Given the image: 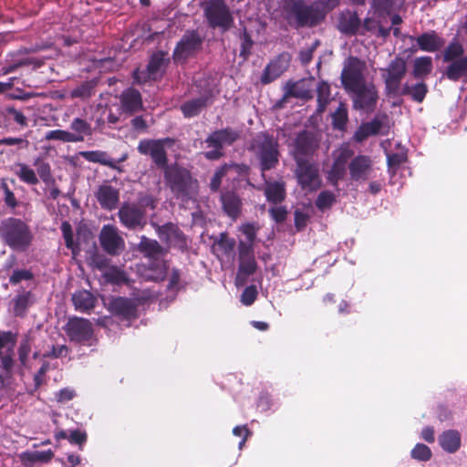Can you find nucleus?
Listing matches in <instances>:
<instances>
[{"mask_svg":"<svg viewBox=\"0 0 467 467\" xmlns=\"http://www.w3.org/2000/svg\"><path fill=\"white\" fill-rule=\"evenodd\" d=\"M0 238L13 251L26 252L33 244L35 235L26 222L8 217L0 223Z\"/></svg>","mask_w":467,"mask_h":467,"instance_id":"f257e3e1","label":"nucleus"},{"mask_svg":"<svg viewBox=\"0 0 467 467\" xmlns=\"http://www.w3.org/2000/svg\"><path fill=\"white\" fill-rule=\"evenodd\" d=\"M283 15L294 27L314 26L324 19V13L316 5H306L301 0H286Z\"/></svg>","mask_w":467,"mask_h":467,"instance_id":"f03ea898","label":"nucleus"},{"mask_svg":"<svg viewBox=\"0 0 467 467\" xmlns=\"http://www.w3.org/2000/svg\"><path fill=\"white\" fill-rule=\"evenodd\" d=\"M164 177L177 198L184 201L195 196L198 182L192 177L188 170L177 165L166 167Z\"/></svg>","mask_w":467,"mask_h":467,"instance_id":"7ed1b4c3","label":"nucleus"},{"mask_svg":"<svg viewBox=\"0 0 467 467\" xmlns=\"http://www.w3.org/2000/svg\"><path fill=\"white\" fill-rule=\"evenodd\" d=\"M251 150L259 161L263 172L275 168L278 164V142L274 137L265 133L258 134L253 140Z\"/></svg>","mask_w":467,"mask_h":467,"instance_id":"20e7f679","label":"nucleus"},{"mask_svg":"<svg viewBox=\"0 0 467 467\" xmlns=\"http://www.w3.org/2000/svg\"><path fill=\"white\" fill-rule=\"evenodd\" d=\"M388 97L396 98L402 88V80L407 73V63L404 58L396 57L388 66L380 69Z\"/></svg>","mask_w":467,"mask_h":467,"instance_id":"39448f33","label":"nucleus"},{"mask_svg":"<svg viewBox=\"0 0 467 467\" xmlns=\"http://www.w3.org/2000/svg\"><path fill=\"white\" fill-rule=\"evenodd\" d=\"M366 64L360 59L350 57L344 64L341 72V83L348 93L358 90L362 86L368 83L365 77Z\"/></svg>","mask_w":467,"mask_h":467,"instance_id":"423d86ee","label":"nucleus"},{"mask_svg":"<svg viewBox=\"0 0 467 467\" xmlns=\"http://www.w3.org/2000/svg\"><path fill=\"white\" fill-rule=\"evenodd\" d=\"M204 12L212 27H220L223 30L230 28L233 17L224 0H208L205 4Z\"/></svg>","mask_w":467,"mask_h":467,"instance_id":"0eeeda50","label":"nucleus"},{"mask_svg":"<svg viewBox=\"0 0 467 467\" xmlns=\"http://www.w3.org/2000/svg\"><path fill=\"white\" fill-rule=\"evenodd\" d=\"M173 144L171 139L142 140L139 142L138 151L143 155H150L153 162L161 169L169 167L165 146Z\"/></svg>","mask_w":467,"mask_h":467,"instance_id":"6e6552de","label":"nucleus"},{"mask_svg":"<svg viewBox=\"0 0 467 467\" xmlns=\"http://www.w3.org/2000/svg\"><path fill=\"white\" fill-rule=\"evenodd\" d=\"M202 45V37L197 31L185 32L174 49L173 59L180 63L185 62L201 50Z\"/></svg>","mask_w":467,"mask_h":467,"instance_id":"1a4fd4ad","label":"nucleus"},{"mask_svg":"<svg viewBox=\"0 0 467 467\" xmlns=\"http://www.w3.org/2000/svg\"><path fill=\"white\" fill-rule=\"evenodd\" d=\"M295 173L297 183L305 191L314 192L321 186L318 168L308 161H297Z\"/></svg>","mask_w":467,"mask_h":467,"instance_id":"9d476101","label":"nucleus"},{"mask_svg":"<svg viewBox=\"0 0 467 467\" xmlns=\"http://www.w3.org/2000/svg\"><path fill=\"white\" fill-rule=\"evenodd\" d=\"M349 94L355 109L366 112L374 111L379 99V93L372 82L365 84L358 90H353Z\"/></svg>","mask_w":467,"mask_h":467,"instance_id":"9b49d317","label":"nucleus"},{"mask_svg":"<svg viewBox=\"0 0 467 467\" xmlns=\"http://www.w3.org/2000/svg\"><path fill=\"white\" fill-rule=\"evenodd\" d=\"M118 216L121 224L129 230L142 229L147 223L145 211L135 203H123Z\"/></svg>","mask_w":467,"mask_h":467,"instance_id":"f8f14e48","label":"nucleus"},{"mask_svg":"<svg viewBox=\"0 0 467 467\" xmlns=\"http://www.w3.org/2000/svg\"><path fill=\"white\" fill-rule=\"evenodd\" d=\"M65 332L71 341L84 343L93 336V327L89 320L82 317H71L65 326Z\"/></svg>","mask_w":467,"mask_h":467,"instance_id":"ddd939ff","label":"nucleus"},{"mask_svg":"<svg viewBox=\"0 0 467 467\" xmlns=\"http://www.w3.org/2000/svg\"><path fill=\"white\" fill-rule=\"evenodd\" d=\"M99 240L103 249L112 255L120 254L125 248V242L119 235V230L110 224L102 227Z\"/></svg>","mask_w":467,"mask_h":467,"instance_id":"4468645a","label":"nucleus"},{"mask_svg":"<svg viewBox=\"0 0 467 467\" xmlns=\"http://www.w3.org/2000/svg\"><path fill=\"white\" fill-rule=\"evenodd\" d=\"M16 343V337L12 332L0 333V360L1 368L7 374H10L14 367V348Z\"/></svg>","mask_w":467,"mask_h":467,"instance_id":"2eb2a0df","label":"nucleus"},{"mask_svg":"<svg viewBox=\"0 0 467 467\" xmlns=\"http://www.w3.org/2000/svg\"><path fill=\"white\" fill-rule=\"evenodd\" d=\"M290 55L288 53H282L273 59L265 68L261 82L263 84H269L278 78L289 67Z\"/></svg>","mask_w":467,"mask_h":467,"instance_id":"dca6fc26","label":"nucleus"},{"mask_svg":"<svg viewBox=\"0 0 467 467\" xmlns=\"http://www.w3.org/2000/svg\"><path fill=\"white\" fill-rule=\"evenodd\" d=\"M348 169L352 181H366L372 171V161L368 156L358 155L350 161Z\"/></svg>","mask_w":467,"mask_h":467,"instance_id":"f3484780","label":"nucleus"},{"mask_svg":"<svg viewBox=\"0 0 467 467\" xmlns=\"http://www.w3.org/2000/svg\"><path fill=\"white\" fill-rule=\"evenodd\" d=\"M316 144L312 135L306 131L297 135L293 154L296 161H307L306 158L315 150Z\"/></svg>","mask_w":467,"mask_h":467,"instance_id":"a211bd4d","label":"nucleus"},{"mask_svg":"<svg viewBox=\"0 0 467 467\" xmlns=\"http://www.w3.org/2000/svg\"><path fill=\"white\" fill-rule=\"evenodd\" d=\"M120 109L122 112L132 115L142 109L140 93L134 88L125 89L119 96Z\"/></svg>","mask_w":467,"mask_h":467,"instance_id":"6ab92c4d","label":"nucleus"},{"mask_svg":"<svg viewBox=\"0 0 467 467\" xmlns=\"http://www.w3.org/2000/svg\"><path fill=\"white\" fill-rule=\"evenodd\" d=\"M239 138L237 131L231 128H226L213 131L205 140V143L211 148L223 149L224 145L233 144Z\"/></svg>","mask_w":467,"mask_h":467,"instance_id":"aec40b11","label":"nucleus"},{"mask_svg":"<svg viewBox=\"0 0 467 467\" xmlns=\"http://www.w3.org/2000/svg\"><path fill=\"white\" fill-rule=\"evenodd\" d=\"M95 196L103 209L113 210L119 202V191L111 185H100Z\"/></svg>","mask_w":467,"mask_h":467,"instance_id":"412c9836","label":"nucleus"},{"mask_svg":"<svg viewBox=\"0 0 467 467\" xmlns=\"http://www.w3.org/2000/svg\"><path fill=\"white\" fill-rule=\"evenodd\" d=\"M158 234L170 246H182L185 244L183 234L171 223L159 226Z\"/></svg>","mask_w":467,"mask_h":467,"instance_id":"4be33fe9","label":"nucleus"},{"mask_svg":"<svg viewBox=\"0 0 467 467\" xmlns=\"http://www.w3.org/2000/svg\"><path fill=\"white\" fill-rule=\"evenodd\" d=\"M138 250L151 262L161 261V258L166 254V250L156 240L146 236H141Z\"/></svg>","mask_w":467,"mask_h":467,"instance_id":"5701e85b","label":"nucleus"},{"mask_svg":"<svg viewBox=\"0 0 467 467\" xmlns=\"http://www.w3.org/2000/svg\"><path fill=\"white\" fill-rule=\"evenodd\" d=\"M337 27L340 32L346 35H357L360 29V20L357 13L349 10L343 11L339 15Z\"/></svg>","mask_w":467,"mask_h":467,"instance_id":"b1692460","label":"nucleus"},{"mask_svg":"<svg viewBox=\"0 0 467 467\" xmlns=\"http://www.w3.org/2000/svg\"><path fill=\"white\" fill-rule=\"evenodd\" d=\"M265 195L269 202L281 203L286 196L285 183L283 181L265 182Z\"/></svg>","mask_w":467,"mask_h":467,"instance_id":"393cba45","label":"nucleus"},{"mask_svg":"<svg viewBox=\"0 0 467 467\" xmlns=\"http://www.w3.org/2000/svg\"><path fill=\"white\" fill-rule=\"evenodd\" d=\"M410 38L416 39L420 49L426 52L437 51L444 45V40L434 31L423 33L416 38L413 36Z\"/></svg>","mask_w":467,"mask_h":467,"instance_id":"a878e982","label":"nucleus"},{"mask_svg":"<svg viewBox=\"0 0 467 467\" xmlns=\"http://www.w3.org/2000/svg\"><path fill=\"white\" fill-rule=\"evenodd\" d=\"M111 311L119 316L125 318H131L136 316V305L135 303L125 297H117L110 303Z\"/></svg>","mask_w":467,"mask_h":467,"instance_id":"bb28decb","label":"nucleus"},{"mask_svg":"<svg viewBox=\"0 0 467 467\" xmlns=\"http://www.w3.org/2000/svg\"><path fill=\"white\" fill-rule=\"evenodd\" d=\"M211 101L210 96L202 95L184 102L181 106V109L186 118H192L197 116Z\"/></svg>","mask_w":467,"mask_h":467,"instance_id":"cd10ccee","label":"nucleus"},{"mask_svg":"<svg viewBox=\"0 0 467 467\" xmlns=\"http://www.w3.org/2000/svg\"><path fill=\"white\" fill-rule=\"evenodd\" d=\"M86 161L93 163H99L110 169L121 171V169L116 165V161L112 160L108 152L103 150H88L79 153Z\"/></svg>","mask_w":467,"mask_h":467,"instance_id":"c85d7f7f","label":"nucleus"},{"mask_svg":"<svg viewBox=\"0 0 467 467\" xmlns=\"http://www.w3.org/2000/svg\"><path fill=\"white\" fill-rule=\"evenodd\" d=\"M427 92L428 87L424 82H419L414 85L405 83L400 88V92L398 97L410 96L412 100L421 103L424 100Z\"/></svg>","mask_w":467,"mask_h":467,"instance_id":"c756f323","label":"nucleus"},{"mask_svg":"<svg viewBox=\"0 0 467 467\" xmlns=\"http://www.w3.org/2000/svg\"><path fill=\"white\" fill-rule=\"evenodd\" d=\"M72 302L78 311L87 312L94 308L96 299L90 292L81 290L73 294Z\"/></svg>","mask_w":467,"mask_h":467,"instance_id":"7c9ffc66","label":"nucleus"},{"mask_svg":"<svg viewBox=\"0 0 467 467\" xmlns=\"http://www.w3.org/2000/svg\"><path fill=\"white\" fill-rule=\"evenodd\" d=\"M439 442L445 451L452 453L461 446V435L458 431L450 430L440 435Z\"/></svg>","mask_w":467,"mask_h":467,"instance_id":"2f4dec72","label":"nucleus"},{"mask_svg":"<svg viewBox=\"0 0 467 467\" xmlns=\"http://www.w3.org/2000/svg\"><path fill=\"white\" fill-rule=\"evenodd\" d=\"M224 212L232 218H236L241 211V200L232 192L222 194L221 197Z\"/></svg>","mask_w":467,"mask_h":467,"instance_id":"473e14b6","label":"nucleus"},{"mask_svg":"<svg viewBox=\"0 0 467 467\" xmlns=\"http://www.w3.org/2000/svg\"><path fill=\"white\" fill-rule=\"evenodd\" d=\"M14 173L22 182L27 185H36L39 182L36 171L26 163H16L14 166Z\"/></svg>","mask_w":467,"mask_h":467,"instance_id":"72a5a7b5","label":"nucleus"},{"mask_svg":"<svg viewBox=\"0 0 467 467\" xmlns=\"http://www.w3.org/2000/svg\"><path fill=\"white\" fill-rule=\"evenodd\" d=\"M432 58L428 56L416 57L413 61L412 75L415 78H423L432 71Z\"/></svg>","mask_w":467,"mask_h":467,"instance_id":"f704fd0d","label":"nucleus"},{"mask_svg":"<svg viewBox=\"0 0 467 467\" xmlns=\"http://www.w3.org/2000/svg\"><path fill=\"white\" fill-rule=\"evenodd\" d=\"M285 96L309 99L312 98V91L306 80H300L287 84Z\"/></svg>","mask_w":467,"mask_h":467,"instance_id":"c9c22d12","label":"nucleus"},{"mask_svg":"<svg viewBox=\"0 0 467 467\" xmlns=\"http://www.w3.org/2000/svg\"><path fill=\"white\" fill-rule=\"evenodd\" d=\"M449 63L450 65L445 72L449 79L457 81L467 74V57L450 61Z\"/></svg>","mask_w":467,"mask_h":467,"instance_id":"e433bc0d","label":"nucleus"},{"mask_svg":"<svg viewBox=\"0 0 467 467\" xmlns=\"http://www.w3.org/2000/svg\"><path fill=\"white\" fill-rule=\"evenodd\" d=\"M167 269L168 266L165 261H152L150 263L149 268L146 270V273L144 274V277L147 280H151L155 282L162 281L164 280L167 275Z\"/></svg>","mask_w":467,"mask_h":467,"instance_id":"4c0bfd02","label":"nucleus"},{"mask_svg":"<svg viewBox=\"0 0 467 467\" xmlns=\"http://www.w3.org/2000/svg\"><path fill=\"white\" fill-rule=\"evenodd\" d=\"M96 87V81L90 80L86 81L76 87L69 93L71 99H80L86 100L94 95Z\"/></svg>","mask_w":467,"mask_h":467,"instance_id":"58836bf2","label":"nucleus"},{"mask_svg":"<svg viewBox=\"0 0 467 467\" xmlns=\"http://www.w3.org/2000/svg\"><path fill=\"white\" fill-rule=\"evenodd\" d=\"M34 165L36 167V172L37 177L47 184V185H54L55 179L51 173V167L49 163L46 162L44 160L37 158L34 161Z\"/></svg>","mask_w":467,"mask_h":467,"instance_id":"ea45409f","label":"nucleus"},{"mask_svg":"<svg viewBox=\"0 0 467 467\" xmlns=\"http://www.w3.org/2000/svg\"><path fill=\"white\" fill-rule=\"evenodd\" d=\"M317 112L325 111L327 104L330 101L331 90L328 83L321 81L317 88Z\"/></svg>","mask_w":467,"mask_h":467,"instance_id":"a19ab883","label":"nucleus"},{"mask_svg":"<svg viewBox=\"0 0 467 467\" xmlns=\"http://www.w3.org/2000/svg\"><path fill=\"white\" fill-rule=\"evenodd\" d=\"M47 140H60L63 142H80V136L74 135L72 132L63 130H55L47 132L45 136Z\"/></svg>","mask_w":467,"mask_h":467,"instance_id":"79ce46f5","label":"nucleus"},{"mask_svg":"<svg viewBox=\"0 0 467 467\" xmlns=\"http://www.w3.org/2000/svg\"><path fill=\"white\" fill-rule=\"evenodd\" d=\"M70 129L74 131V135L80 136L81 141L84 140L85 136L92 135V128L89 123L80 118L74 119L70 123Z\"/></svg>","mask_w":467,"mask_h":467,"instance_id":"37998d69","label":"nucleus"},{"mask_svg":"<svg viewBox=\"0 0 467 467\" xmlns=\"http://www.w3.org/2000/svg\"><path fill=\"white\" fill-rule=\"evenodd\" d=\"M463 52L464 49L459 42H451L443 51V61L450 62L462 57H466L463 55Z\"/></svg>","mask_w":467,"mask_h":467,"instance_id":"c03bdc74","label":"nucleus"},{"mask_svg":"<svg viewBox=\"0 0 467 467\" xmlns=\"http://www.w3.org/2000/svg\"><path fill=\"white\" fill-rule=\"evenodd\" d=\"M164 67V53L158 52L153 54L147 67L150 77L155 78L161 72Z\"/></svg>","mask_w":467,"mask_h":467,"instance_id":"a18cd8bd","label":"nucleus"},{"mask_svg":"<svg viewBox=\"0 0 467 467\" xmlns=\"http://www.w3.org/2000/svg\"><path fill=\"white\" fill-rule=\"evenodd\" d=\"M255 270L256 262L254 259V255L239 258V269L237 278H239L241 275H244V277L251 275L255 272Z\"/></svg>","mask_w":467,"mask_h":467,"instance_id":"49530a36","label":"nucleus"},{"mask_svg":"<svg viewBox=\"0 0 467 467\" xmlns=\"http://www.w3.org/2000/svg\"><path fill=\"white\" fill-rule=\"evenodd\" d=\"M348 119V109L345 104L340 103L337 110L332 113V123L334 128L337 130H344Z\"/></svg>","mask_w":467,"mask_h":467,"instance_id":"de8ad7c7","label":"nucleus"},{"mask_svg":"<svg viewBox=\"0 0 467 467\" xmlns=\"http://www.w3.org/2000/svg\"><path fill=\"white\" fill-rule=\"evenodd\" d=\"M346 167L336 161L333 162L331 169L327 171V179L333 185L337 186V183L346 175Z\"/></svg>","mask_w":467,"mask_h":467,"instance_id":"09e8293b","label":"nucleus"},{"mask_svg":"<svg viewBox=\"0 0 467 467\" xmlns=\"http://www.w3.org/2000/svg\"><path fill=\"white\" fill-rule=\"evenodd\" d=\"M334 161L347 166L348 161L353 157L354 150L348 145H342L333 153Z\"/></svg>","mask_w":467,"mask_h":467,"instance_id":"8fccbe9b","label":"nucleus"},{"mask_svg":"<svg viewBox=\"0 0 467 467\" xmlns=\"http://www.w3.org/2000/svg\"><path fill=\"white\" fill-rule=\"evenodd\" d=\"M233 168H235V165H224L215 171L210 183V187L213 192L219 190L223 177Z\"/></svg>","mask_w":467,"mask_h":467,"instance_id":"3c124183","label":"nucleus"},{"mask_svg":"<svg viewBox=\"0 0 467 467\" xmlns=\"http://www.w3.org/2000/svg\"><path fill=\"white\" fill-rule=\"evenodd\" d=\"M411 457L418 461L426 462L431 458V451L427 445L418 443L411 451Z\"/></svg>","mask_w":467,"mask_h":467,"instance_id":"603ef678","label":"nucleus"},{"mask_svg":"<svg viewBox=\"0 0 467 467\" xmlns=\"http://www.w3.org/2000/svg\"><path fill=\"white\" fill-rule=\"evenodd\" d=\"M334 202L335 195L328 191H323L317 196L316 200V205L319 210H326L331 207Z\"/></svg>","mask_w":467,"mask_h":467,"instance_id":"864d4df0","label":"nucleus"},{"mask_svg":"<svg viewBox=\"0 0 467 467\" xmlns=\"http://www.w3.org/2000/svg\"><path fill=\"white\" fill-rule=\"evenodd\" d=\"M29 140L22 137H7L0 139V145L16 146L17 150H26L29 147Z\"/></svg>","mask_w":467,"mask_h":467,"instance_id":"5fc2aeb1","label":"nucleus"},{"mask_svg":"<svg viewBox=\"0 0 467 467\" xmlns=\"http://www.w3.org/2000/svg\"><path fill=\"white\" fill-rule=\"evenodd\" d=\"M105 276L115 284H121L127 281L126 274L116 266L109 267L105 272Z\"/></svg>","mask_w":467,"mask_h":467,"instance_id":"6e6d98bb","label":"nucleus"},{"mask_svg":"<svg viewBox=\"0 0 467 467\" xmlns=\"http://www.w3.org/2000/svg\"><path fill=\"white\" fill-rule=\"evenodd\" d=\"M5 110L6 115L11 117L12 119L15 122H16L20 127L25 128L28 125L27 118L22 111L16 109L14 107H7Z\"/></svg>","mask_w":467,"mask_h":467,"instance_id":"4d7b16f0","label":"nucleus"},{"mask_svg":"<svg viewBox=\"0 0 467 467\" xmlns=\"http://www.w3.org/2000/svg\"><path fill=\"white\" fill-rule=\"evenodd\" d=\"M32 340L29 336H26L19 346L18 355L22 365H26L29 353L31 352Z\"/></svg>","mask_w":467,"mask_h":467,"instance_id":"13d9d810","label":"nucleus"},{"mask_svg":"<svg viewBox=\"0 0 467 467\" xmlns=\"http://www.w3.org/2000/svg\"><path fill=\"white\" fill-rule=\"evenodd\" d=\"M88 264L99 270H103L108 268L109 259L103 254L94 253L89 256Z\"/></svg>","mask_w":467,"mask_h":467,"instance_id":"bf43d9fd","label":"nucleus"},{"mask_svg":"<svg viewBox=\"0 0 467 467\" xmlns=\"http://www.w3.org/2000/svg\"><path fill=\"white\" fill-rule=\"evenodd\" d=\"M33 278V274L31 271L26 269H17L15 270L13 275L9 278V282L13 285H16L23 280H31Z\"/></svg>","mask_w":467,"mask_h":467,"instance_id":"052dcab7","label":"nucleus"},{"mask_svg":"<svg viewBox=\"0 0 467 467\" xmlns=\"http://www.w3.org/2000/svg\"><path fill=\"white\" fill-rule=\"evenodd\" d=\"M257 296V291L254 285L246 287L241 296V301L245 306L252 305Z\"/></svg>","mask_w":467,"mask_h":467,"instance_id":"680f3d73","label":"nucleus"},{"mask_svg":"<svg viewBox=\"0 0 467 467\" xmlns=\"http://www.w3.org/2000/svg\"><path fill=\"white\" fill-rule=\"evenodd\" d=\"M269 213L276 223H283L287 216V211L284 206H274L269 209Z\"/></svg>","mask_w":467,"mask_h":467,"instance_id":"e2e57ef3","label":"nucleus"},{"mask_svg":"<svg viewBox=\"0 0 467 467\" xmlns=\"http://www.w3.org/2000/svg\"><path fill=\"white\" fill-rule=\"evenodd\" d=\"M257 230L258 227L254 223H245L240 227V231L246 236L250 243L254 241Z\"/></svg>","mask_w":467,"mask_h":467,"instance_id":"0e129e2a","label":"nucleus"},{"mask_svg":"<svg viewBox=\"0 0 467 467\" xmlns=\"http://www.w3.org/2000/svg\"><path fill=\"white\" fill-rule=\"evenodd\" d=\"M396 4V0H373V6L382 12H389Z\"/></svg>","mask_w":467,"mask_h":467,"instance_id":"69168bd1","label":"nucleus"},{"mask_svg":"<svg viewBox=\"0 0 467 467\" xmlns=\"http://www.w3.org/2000/svg\"><path fill=\"white\" fill-rule=\"evenodd\" d=\"M63 237L67 248H71L73 245V232L71 225L67 222H64L61 225Z\"/></svg>","mask_w":467,"mask_h":467,"instance_id":"338daca9","label":"nucleus"},{"mask_svg":"<svg viewBox=\"0 0 467 467\" xmlns=\"http://www.w3.org/2000/svg\"><path fill=\"white\" fill-rule=\"evenodd\" d=\"M75 391L71 389H62L57 394V400L60 403H65L71 400L75 397Z\"/></svg>","mask_w":467,"mask_h":467,"instance_id":"774afa93","label":"nucleus"}]
</instances>
